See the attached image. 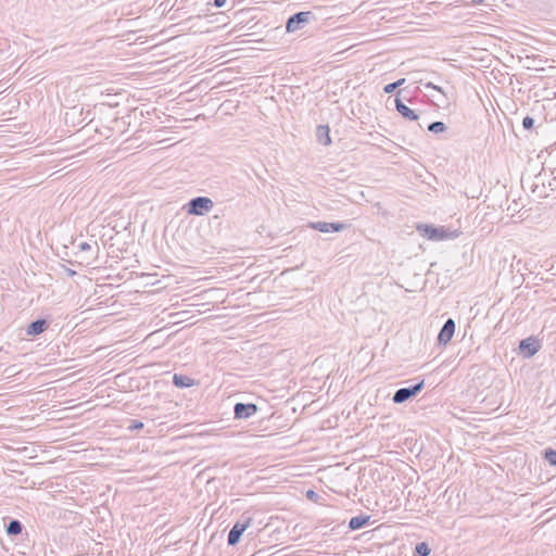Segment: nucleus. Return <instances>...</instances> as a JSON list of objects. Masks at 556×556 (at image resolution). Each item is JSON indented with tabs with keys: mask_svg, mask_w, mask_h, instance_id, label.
Segmentation results:
<instances>
[{
	"mask_svg": "<svg viewBox=\"0 0 556 556\" xmlns=\"http://www.w3.org/2000/svg\"><path fill=\"white\" fill-rule=\"evenodd\" d=\"M214 206V202L207 197L192 198L187 204L186 210L189 215L203 216Z\"/></svg>",
	"mask_w": 556,
	"mask_h": 556,
	"instance_id": "obj_1",
	"label": "nucleus"
},
{
	"mask_svg": "<svg viewBox=\"0 0 556 556\" xmlns=\"http://www.w3.org/2000/svg\"><path fill=\"white\" fill-rule=\"evenodd\" d=\"M425 387V381L420 380L416 384L401 388L393 394L392 401L395 404H402L413 397H415Z\"/></svg>",
	"mask_w": 556,
	"mask_h": 556,
	"instance_id": "obj_2",
	"label": "nucleus"
},
{
	"mask_svg": "<svg viewBox=\"0 0 556 556\" xmlns=\"http://www.w3.org/2000/svg\"><path fill=\"white\" fill-rule=\"evenodd\" d=\"M313 18L311 11H302L291 15L287 23L286 29L288 33H294L304 27Z\"/></svg>",
	"mask_w": 556,
	"mask_h": 556,
	"instance_id": "obj_3",
	"label": "nucleus"
},
{
	"mask_svg": "<svg viewBox=\"0 0 556 556\" xmlns=\"http://www.w3.org/2000/svg\"><path fill=\"white\" fill-rule=\"evenodd\" d=\"M258 407L254 403H237L233 407L236 419H248L255 415Z\"/></svg>",
	"mask_w": 556,
	"mask_h": 556,
	"instance_id": "obj_4",
	"label": "nucleus"
},
{
	"mask_svg": "<svg viewBox=\"0 0 556 556\" xmlns=\"http://www.w3.org/2000/svg\"><path fill=\"white\" fill-rule=\"evenodd\" d=\"M309 227L320 232H339L346 229L348 225L344 223H327V222H314L309 223Z\"/></svg>",
	"mask_w": 556,
	"mask_h": 556,
	"instance_id": "obj_5",
	"label": "nucleus"
},
{
	"mask_svg": "<svg viewBox=\"0 0 556 556\" xmlns=\"http://www.w3.org/2000/svg\"><path fill=\"white\" fill-rule=\"evenodd\" d=\"M455 321L448 318L438 334V343L440 345H446L453 338L455 332Z\"/></svg>",
	"mask_w": 556,
	"mask_h": 556,
	"instance_id": "obj_6",
	"label": "nucleus"
},
{
	"mask_svg": "<svg viewBox=\"0 0 556 556\" xmlns=\"http://www.w3.org/2000/svg\"><path fill=\"white\" fill-rule=\"evenodd\" d=\"M250 525V519L247 522H236L233 527L230 529L227 538V543L229 546H235L239 543L241 535L247 530Z\"/></svg>",
	"mask_w": 556,
	"mask_h": 556,
	"instance_id": "obj_7",
	"label": "nucleus"
},
{
	"mask_svg": "<svg viewBox=\"0 0 556 556\" xmlns=\"http://www.w3.org/2000/svg\"><path fill=\"white\" fill-rule=\"evenodd\" d=\"M402 91H399L397 94H396V98L394 100L395 102V109L396 111L405 118V119H408V121H417L418 119V114L409 109L400 98L399 96L401 94Z\"/></svg>",
	"mask_w": 556,
	"mask_h": 556,
	"instance_id": "obj_8",
	"label": "nucleus"
},
{
	"mask_svg": "<svg viewBox=\"0 0 556 556\" xmlns=\"http://www.w3.org/2000/svg\"><path fill=\"white\" fill-rule=\"evenodd\" d=\"M540 344L535 339L527 338L519 342V351L525 354L526 357H531L538 353Z\"/></svg>",
	"mask_w": 556,
	"mask_h": 556,
	"instance_id": "obj_9",
	"label": "nucleus"
},
{
	"mask_svg": "<svg viewBox=\"0 0 556 556\" xmlns=\"http://www.w3.org/2000/svg\"><path fill=\"white\" fill-rule=\"evenodd\" d=\"M48 327H49V321L47 319H45V318L36 319L28 325V327L26 329V334L31 336V337L39 336L45 330H47Z\"/></svg>",
	"mask_w": 556,
	"mask_h": 556,
	"instance_id": "obj_10",
	"label": "nucleus"
},
{
	"mask_svg": "<svg viewBox=\"0 0 556 556\" xmlns=\"http://www.w3.org/2000/svg\"><path fill=\"white\" fill-rule=\"evenodd\" d=\"M317 141L320 144L329 146L331 143L330 128L327 125H319L316 128Z\"/></svg>",
	"mask_w": 556,
	"mask_h": 556,
	"instance_id": "obj_11",
	"label": "nucleus"
},
{
	"mask_svg": "<svg viewBox=\"0 0 556 556\" xmlns=\"http://www.w3.org/2000/svg\"><path fill=\"white\" fill-rule=\"evenodd\" d=\"M369 520H370V516H367V515H359V516L352 517L349 521V528H350V530L362 529L368 525Z\"/></svg>",
	"mask_w": 556,
	"mask_h": 556,
	"instance_id": "obj_12",
	"label": "nucleus"
},
{
	"mask_svg": "<svg viewBox=\"0 0 556 556\" xmlns=\"http://www.w3.org/2000/svg\"><path fill=\"white\" fill-rule=\"evenodd\" d=\"M424 230L430 240H440L445 238V230L443 228H435L433 226L425 225Z\"/></svg>",
	"mask_w": 556,
	"mask_h": 556,
	"instance_id": "obj_13",
	"label": "nucleus"
},
{
	"mask_svg": "<svg viewBox=\"0 0 556 556\" xmlns=\"http://www.w3.org/2000/svg\"><path fill=\"white\" fill-rule=\"evenodd\" d=\"M173 383L177 388H188L194 384V380L188 376L175 374L173 377Z\"/></svg>",
	"mask_w": 556,
	"mask_h": 556,
	"instance_id": "obj_14",
	"label": "nucleus"
},
{
	"mask_svg": "<svg viewBox=\"0 0 556 556\" xmlns=\"http://www.w3.org/2000/svg\"><path fill=\"white\" fill-rule=\"evenodd\" d=\"M22 530H23V525L17 519L10 520V522L7 526V533L9 535H17L22 532Z\"/></svg>",
	"mask_w": 556,
	"mask_h": 556,
	"instance_id": "obj_15",
	"label": "nucleus"
},
{
	"mask_svg": "<svg viewBox=\"0 0 556 556\" xmlns=\"http://www.w3.org/2000/svg\"><path fill=\"white\" fill-rule=\"evenodd\" d=\"M428 130L433 134H440L446 130V125L443 122L437 121L428 125Z\"/></svg>",
	"mask_w": 556,
	"mask_h": 556,
	"instance_id": "obj_16",
	"label": "nucleus"
},
{
	"mask_svg": "<svg viewBox=\"0 0 556 556\" xmlns=\"http://www.w3.org/2000/svg\"><path fill=\"white\" fill-rule=\"evenodd\" d=\"M544 459L551 465L556 467V450L546 448L544 451Z\"/></svg>",
	"mask_w": 556,
	"mask_h": 556,
	"instance_id": "obj_17",
	"label": "nucleus"
},
{
	"mask_svg": "<svg viewBox=\"0 0 556 556\" xmlns=\"http://www.w3.org/2000/svg\"><path fill=\"white\" fill-rule=\"evenodd\" d=\"M416 554L418 556H429L430 555V547L426 542L418 543L415 547Z\"/></svg>",
	"mask_w": 556,
	"mask_h": 556,
	"instance_id": "obj_18",
	"label": "nucleus"
},
{
	"mask_svg": "<svg viewBox=\"0 0 556 556\" xmlns=\"http://www.w3.org/2000/svg\"><path fill=\"white\" fill-rule=\"evenodd\" d=\"M404 83H405V78H401L394 83L388 84L383 87V91L386 93H392L393 91H395L396 88L402 86Z\"/></svg>",
	"mask_w": 556,
	"mask_h": 556,
	"instance_id": "obj_19",
	"label": "nucleus"
},
{
	"mask_svg": "<svg viewBox=\"0 0 556 556\" xmlns=\"http://www.w3.org/2000/svg\"><path fill=\"white\" fill-rule=\"evenodd\" d=\"M143 428V422L142 421H139V420H130V424L128 426V430L130 431H136V430H140Z\"/></svg>",
	"mask_w": 556,
	"mask_h": 556,
	"instance_id": "obj_20",
	"label": "nucleus"
},
{
	"mask_svg": "<svg viewBox=\"0 0 556 556\" xmlns=\"http://www.w3.org/2000/svg\"><path fill=\"white\" fill-rule=\"evenodd\" d=\"M534 125V119L531 117V116H526L523 119H522V127L525 129H531Z\"/></svg>",
	"mask_w": 556,
	"mask_h": 556,
	"instance_id": "obj_21",
	"label": "nucleus"
},
{
	"mask_svg": "<svg viewBox=\"0 0 556 556\" xmlns=\"http://www.w3.org/2000/svg\"><path fill=\"white\" fill-rule=\"evenodd\" d=\"M424 86H425L426 88H431V89H434V90H437V91H439V92H441V93L445 94L444 90H443L441 87H439V86H437V85H434V84H432V83H430V81L425 83V84H424Z\"/></svg>",
	"mask_w": 556,
	"mask_h": 556,
	"instance_id": "obj_22",
	"label": "nucleus"
},
{
	"mask_svg": "<svg viewBox=\"0 0 556 556\" xmlns=\"http://www.w3.org/2000/svg\"><path fill=\"white\" fill-rule=\"evenodd\" d=\"M78 250L80 252H87V251L91 250V245L88 242H80L78 244Z\"/></svg>",
	"mask_w": 556,
	"mask_h": 556,
	"instance_id": "obj_23",
	"label": "nucleus"
},
{
	"mask_svg": "<svg viewBox=\"0 0 556 556\" xmlns=\"http://www.w3.org/2000/svg\"><path fill=\"white\" fill-rule=\"evenodd\" d=\"M306 497L309 498V500H315L316 497H318L317 493L313 490H308L306 492Z\"/></svg>",
	"mask_w": 556,
	"mask_h": 556,
	"instance_id": "obj_24",
	"label": "nucleus"
},
{
	"mask_svg": "<svg viewBox=\"0 0 556 556\" xmlns=\"http://www.w3.org/2000/svg\"><path fill=\"white\" fill-rule=\"evenodd\" d=\"M226 1H227V0H214L213 4H214V7H216V8H222V7H224V5H225Z\"/></svg>",
	"mask_w": 556,
	"mask_h": 556,
	"instance_id": "obj_25",
	"label": "nucleus"
},
{
	"mask_svg": "<svg viewBox=\"0 0 556 556\" xmlns=\"http://www.w3.org/2000/svg\"><path fill=\"white\" fill-rule=\"evenodd\" d=\"M484 0H471L473 4H481Z\"/></svg>",
	"mask_w": 556,
	"mask_h": 556,
	"instance_id": "obj_26",
	"label": "nucleus"
},
{
	"mask_svg": "<svg viewBox=\"0 0 556 556\" xmlns=\"http://www.w3.org/2000/svg\"><path fill=\"white\" fill-rule=\"evenodd\" d=\"M67 271H68V275H71V276L75 275V271L72 269H67Z\"/></svg>",
	"mask_w": 556,
	"mask_h": 556,
	"instance_id": "obj_27",
	"label": "nucleus"
}]
</instances>
